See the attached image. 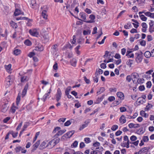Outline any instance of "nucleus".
<instances>
[{
    "label": "nucleus",
    "mask_w": 154,
    "mask_h": 154,
    "mask_svg": "<svg viewBox=\"0 0 154 154\" xmlns=\"http://www.w3.org/2000/svg\"><path fill=\"white\" fill-rule=\"evenodd\" d=\"M71 86H68L66 89L65 93L66 94H69V92L71 90Z\"/></svg>",
    "instance_id": "nucleus-32"
},
{
    "label": "nucleus",
    "mask_w": 154,
    "mask_h": 154,
    "mask_svg": "<svg viewBox=\"0 0 154 154\" xmlns=\"http://www.w3.org/2000/svg\"><path fill=\"white\" fill-rule=\"evenodd\" d=\"M50 94V91H49L47 93L45 94L42 98H41V99L43 100V101L45 102L46 100V99L48 98V97L49 96Z\"/></svg>",
    "instance_id": "nucleus-21"
},
{
    "label": "nucleus",
    "mask_w": 154,
    "mask_h": 154,
    "mask_svg": "<svg viewBox=\"0 0 154 154\" xmlns=\"http://www.w3.org/2000/svg\"><path fill=\"white\" fill-rule=\"evenodd\" d=\"M71 124L70 121L69 120H68L64 123V125L65 126H69Z\"/></svg>",
    "instance_id": "nucleus-57"
},
{
    "label": "nucleus",
    "mask_w": 154,
    "mask_h": 154,
    "mask_svg": "<svg viewBox=\"0 0 154 154\" xmlns=\"http://www.w3.org/2000/svg\"><path fill=\"white\" fill-rule=\"evenodd\" d=\"M60 128L59 127H57L55 128L53 131V133H55L56 131H58L60 129Z\"/></svg>",
    "instance_id": "nucleus-52"
},
{
    "label": "nucleus",
    "mask_w": 154,
    "mask_h": 154,
    "mask_svg": "<svg viewBox=\"0 0 154 154\" xmlns=\"http://www.w3.org/2000/svg\"><path fill=\"white\" fill-rule=\"evenodd\" d=\"M57 45H54L53 47L51 48V49L53 50H54V52L57 51Z\"/></svg>",
    "instance_id": "nucleus-45"
},
{
    "label": "nucleus",
    "mask_w": 154,
    "mask_h": 154,
    "mask_svg": "<svg viewBox=\"0 0 154 154\" xmlns=\"http://www.w3.org/2000/svg\"><path fill=\"white\" fill-rule=\"evenodd\" d=\"M75 132L74 130H72L69 131L65 134L63 137H64L66 138H70L73 134Z\"/></svg>",
    "instance_id": "nucleus-3"
},
{
    "label": "nucleus",
    "mask_w": 154,
    "mask_h": 154,
    "mask_svg": "<svg viewBox=\"0 0 154 154\" xmlns=\"http://www.w3.org/2000/svg\"><path fill=\"white\" fill-rule=\"evenodd\" d=\"M78 145V142L77 141H75L71 145V146H73V147L75 148L77 147Z\"/></svg>",
    "instance_id": "nucleus-39"
},
{
    "label": "nucleus",
    "mask_w": 154,
    "mask_h": 154,
    "mask_svg": "<svg viewBox=\"0 0 154 154\" xmlns=\"http://www.w3.org/2000/svg\"><path fill=\"white\" fill-rule=\"evenodd\" d=\"M42 16L44 19H47L48 15L47 14V11L45 10H44L42 13Z\"/></svg>",
    "instance_id": "nucleus-12"
},
{
    "label": "nucleus",
    "mask_w": 154,
    "mask_h": 154,
    "mask_svg": "<svg viewBox=\"0 0 154 154\" xmlns=\"http://www.w3.org/2000/svg\"><path fill=\"white\" fill-rule=\"evenodd\" d=\"M5 67L6 71L9 73L10 72V64L8 65H5Z\"/></svg>",
    "instance_id": "nucleus-46"
},
{
    "label": "nucleus",
    "mask_w": 154,
    "mask_h": 154,
    "mask_svg": "<svg viewBox=\"0 0 154 154\" xmlns=\"http://www.w3.org/2000/svg\"><path fill=\"white\" fill-rule=\"evenodd\" d=\"M62 95V92L60 88L57 90V91L56 95V100L57 102H58L60 99Z\"/></svg>",
    "instance_id": "nucleus-2"
},
{
    "label": "nucleus",
    "mask_w": 154,
    "mask_h": 154,
    "mask_svg": "<svg viewBox=\"0 0 154 154\" xmlns=\"http://www.w3.org/2000/svg\"><path fill=\"white\" fill-rule=\"evenodd\" d=\"M109 52L107 51H106L105 52V54L103 56V57L104 58H107V57L108 56H111V54H109Z\"/></svg>",
    "instance_id": "nucleus-47"
},
{
    "label": "nucleus",
    "mask_w": 154,
    "mask_h": 154,
    "mask_svg": "<svg viewBox=\"0 0 154 154\" xmlns=\"http://www.w3.org/2000/svg\"><path fill=\"white\" fill-rule=\"evenodd\" d=\"M46 143L45 141L43 142L40 145L39 149H42L46 147H47V146Z\"/></svg>",
    "instance_id": "nucleus-11"
},
{
    "label": "nucleus",
    "mask_w": 154,
    "mask_h": 154,
    "mask_svg": "<svg viewBox=\"0 0 154 154\" xmlns=\"http://www.w3.org/2000/svg\"><path fill=\"white\" fill-rule=\"evenodd\" d=\"M100 66L102 69H104L106 67V64L104 63H102L101 64Z\"/></svg>",
    "instance_id": "nucleus-56"
},
{
    "label": "nucleus",
    "mask_w": 154,
    "mask_h": 154,
    "mask_svg": "<svg viewBox=\"0 0 154 154\" xmlns=\"http://www.w3.org/2000/svg\"><path fill=\"white\" fill-rule=\"evenodd\" d=\"M40 144V141L39 140H38L33 145V150H36L37 148L38 147V146Z\"/></svg>",
    "instance_id": "nucleus-16"
},
{
    "label": "nucleus",
    "mask_w": 154,
    "mask_h": 154,
    "mask_svg": "<svg viewBox=\"0 0 154 154\" xmlns=\"http://www.w3.org/2000/svg\"><path fill=\"white\" fill-rule=\"evenodd\" d=\"M53 140L56 145L59 142L60 139L58 138H56L53 139Z\"/></svg>",
    "instance_id": "nucleus-42"
},
{
    "label": "nucleus",
    "mask_w": 154,
    "mask_h": 154,
    "mask_svg": "<svg viewBox=\"0 0 154 154\" xmlns=\"http://www.w3.org/2000/svg\"><path fill=\"white\" fill-rule=\"evenodd\" d=\"M20 53V50L18 49H16L13 51V54L16 55H17Z\"/></svg>",
    "instance_id": "nucleus-25"
},
{
    "label": "nucleus",
    "mask_w": 154,
    "mask_h": 154,
    "mask_svg": "<svg viewBox=\"0 0 154 154\" xmlns=\"http://www.w3.org/2000/svg\"><path fill=\"white\" fill-rule=\"evenodd\" d=\"M22 148L20 146H18L15 148V149L17 152H19L21 150Z\"/></svg>",
    "instance_id": "nucleus-51"
},
{
    "label": "nucleus",
    "mask_w": 154,
    "mask_h": 154,
    "mask_svg": "<svg viewBox=\"0 0 154 154\" xmlns=\"http://www.w3.org/2000/svg\"><path fill=\"white\" fill-rule=\"evenodd\" d=\"M117 95L118 97L119 98L121 99H123L124 94L123 93L121 92H119L117 93Z\"/></svg>",
    "instance_id": "nucleus-19"
},
{
    "label": "nucleus",
    "mask_w": 154,
    "mask_h": 154,
    "mask_svg": "<svg viewBox=\"0 0 154 154\" xmlns=\"http://www.w3.org/2000/svg\"><path fill=\"white\" fill-rule=\"evenodd\" d=\"M97 28L96 27H94L93 29V31L92 32L93 34H94L97 33Z\"/></svg>",
    "instance_id": "nucleus-62"
},
{
    "label": "nucleus",
    "mask_w": 154,
    "mask_h": 154,
    "mask_svg": "<svg viewBox=\"0 0 154 154\" xmlns=\"http://www.w3.org/2000/svg\"><path fill=\"white\" fill-rule=\"evenodd\" d=\"M131 75V77H133L134 79H137L139 76L137 72H134Z\"/></svg>",
    "instance_id": "nucleus-29"
},
{
    "label": "nucleus",
    "mask_w": 154,
    "mask_h": 154,
    "mask_svg": "<svg viewBox=\"0 0 154 154\" xmlns=\"http://www.w3.org/2000/svg\"><path fill=\"white\" fill-rule=\"evenodd\" d=\"M103 73V71L101 69H99L98 70H97V71L95 73V75H98L100 74H102Z\"/></svg>",
    "instance_id": "nucleus-30"
},
{
    "label": "nucleus",
    "mask_w": 154,
    "mask_h": 154,
    "mask_svg": "<svg viewBox=\"0 0 154 154\" xmlns=\"http://www.w3.org/2000/svg\"><path fill=\"white\" fill-rule=\"evenodd\" d=\"M30 5H31V7L32 8H36L37 7L36 1L35 0H31Z\"/></svg>",
    "instance_id": "nucleus-9"
},
{
    "label": "nucleus",
    "mask_w": 154,
    "mask_h": 154,
    "mask_svg": "<svg viewBox=\"0 0 154 154\" xmlns=\"http://www.w3.org/2000/svg\"><path fill=\"white\" fill-rule=\"evenodd\" d=\"M84 38L82 37H80L78 40L77 42L79 44H82L84 42Z\"/></svg>",
    "instance_id": "nucleus-23"
},
{
    "label": "nucleus",
    "mask_w": 154,
    "mask_h": 154,
    "mask_svg": "<svg viewBox=\"0 0 154 154\" xmlns=\"http://www.w3.org/2000/svg\"><path fill=\"white\" fill-rule=\"evenodd\" d=\"M99 109L100 108H98L97 109H95L92 113L90 114V115L91 116L94 115L96 112H97L99 110Z\"/></svg>",
    "instance_id": "nucleus-53"
},
{
    "label": "nucleus",
    "mask_w": 154,
    "mask_h": 154,
    "mask_svg": "<svg viewBox=\"0 0 154 154\" xmlns=\"http://www.w3.org/2000/svg\"><path fill=\"white\" fill-rule=\"evenodd\" d=\"M140 114L142 116L144 117L145 118L148 117V115L143 110L140 111Z\"/></svg>",
    "instance_id": "nucleus-26"
},
{
    "label": "nucleus",
    "mask_w": 154,
    "mask_h": 154,
    "mask_svg": "<svg viewBox=\"0 0 154 154\" xmlns=\"http://www.w3.org/2000/svg\"><path fill=\"white\" fill-rule=\"evenodd\" d=\"M66 118H60L58 120V122H64L66 120Z\"/></svg>",
    "instance_id": "nucleus-55"
},
{
    "label": "nucleus",
    "mask_w": 154,
    "mask_h": 154,
    "mask_svg": "<svg viewBox=\"0 0 154 154\" xmlns=\"http://www.w3.org/2000/svg\"><path fill=\"white\" fill-rule=\"evenodd\" d=\"M18 109V107L17 106H15V104L14 103H13L12 104V106L11 108V112L13 113H14L15 112L16 109Z\"/></svg>",
    "instance_id": "nucleus-15"
},
{
    "label": "nucleus",
    "mask_w": 154,
    "mask_h": 154,
    "mask_svg": "<svg viewBox=\"0 0 154 154\" xmlns=\"http://www.w3.org/2000/svg\"><path fill=\"white\" fill-rule=\"evenodd\" d=\"M144 132L142 129H140L137 131V134L140 135L143 134Z\"/></svg>",
    "instance_id": "nucleus-44"
},
{
    "label": "nucleus",
    "mask_w": 154,
    "mask_h": 154,
    "mask_svg": "<svg viewBox=\"0 0 154 154\" xmlns=\"http://www.w3.org/2000/svg\"><path fill=\"white\" fill-rule=\"evenodd\" d=\"M140 44L141 45L144 46L146 45V42L144 40H142L140 42Z\"/></svg>",
    "instance_id": "nucleus-58"
},
{
    "label": "nucleus",
    "mask_w": 154,
    "mask_h": 154,
    "mask_svg": "<svg viewBox=\"0 0 154 154\" xmlns=\"http://www.w3.org/2000/svg\"><path fill=\"white\" fill-rule=\"evenodd\" d=\"M119 121L121 123L124 124L126 122V120L124 115H122L119 119Z\"/></svg>",
    "instance_id": "nucleus-14"
},
{
    "label": "nucleus",
    "mask_w": 154,
    "mask_h": 154,
    "mask_svg": "<svg viewBox=\"0 0 154 154\" xmlns=\"http://www.w3.org/2000/svg\"><path fill=\"white\" fill-rule=\"evenodd\" d=\"M5 84V87L6 88L9 87L10 86V75H8L6 79Z\"/></svg>",
    "instance_id": "nucleus-8"
},
{
    "label": "nucleus",
    "mask_w": 154,
    "mask_h": 154,
    "mask_svg": "<svg viewBox=\"0 0 154 154\" xmlns=\"http://www.w3.org/2000/svg\"><path fill=\"white\" fill-rule=\"evenodd\" d=\"M29 32L31 35L34 36H37L39 34V32L35 29H30L29 31Z\"/></svg>",
    "instance_id": "nucleus-1"
},
{
    "label": "nucleus",
    "mask_w": 154,
    "mask_h": 154,
    "mask_svg": "<svg viewBox=\"0 0 154 154\" xmlns=\"http://www.w3.org/2000/svg\"><path fill=\"white\" fill-rule=\"evenodd\" d=\"M131 75H128L127 76L126 80L128 82H130L131 80L132 79L131 78Z\"/></svg>",
    "instance_id": "nucleus-43"
},
{
    "label": "nucleus",
    "mask_w": 154,
    "mask_h": 154,
    "mask_svg": "<svg viewBox=\"0 0 154 154\" xmlns=\"http://www.w3.org/2000/svg\"><path fill=\"white\" fill-rule=\"evenodd\" d=\"M56 144L53 140L50 141L47 145V146L49 149H51L53 148Z\"/></svg>",
    "instance_id": "nucleus-7"
},
{
    "label": "nucleus",
    "mask_w": 154,
    "mask_h": 154,
    "mask_svg": "<svg viewBox=\"0 0 154 154\" xmlns=\"http://www.w3.org/2000/svg\"><path fill=\"white\" fill-rule=\"evenodd\" d=\"M25 44L28 46H30L31 45V42L29 40H26L24 42Z\"/></svg>",
    "instance_id": "nucleus-37"
},
{
    "label": "nucleus",
    "mask_w": 154,
    "mask_h": 154,
    "mask_svg": "<svg viewBox=\"0 0 154 154\" xmlns=\"http://www.w3.org/2000/svg\"><path fill=\"white\" fill-rule=\"evenodd\" d=\"M10 134H12L14 138H15L17 136L18 133L17 132H14L13 131H11Z\"/></svg>",
    "instance_id": "nucleus-40"
},
{
    "label": "nucleus",
    "mask_w": 154,
    "mask_h": 154,
    "mask_svg": "<svg viewBox=\"0 0 154 154\" xmlns=\"http://www.w3.org/2000/svg\"><path fill=\"white\" fill-rule=\"evenodd\" d=\"M10 25L12 26L13 28L16 29L17 27V25L16 23H14L13 21H11L10 22Z\"/></svg>",
    "instance_id": "nucleus-27"
},
{
    "label": "nucleus",
    "mask_w": 154,
    "mask_h": 154,
    "mask_svg": "<svg viewBox=\"0 0 154 154\" xmlns=\"http://www.w3.org/2000/svg\"><path fill=\"white\" fill-rule=\"evenodd\" d=\"M105 90V88L104 87H101L100 90L97 91V94H100L101 93L103 92Z\"/></svg>",
    "instance_id": "nucleus-31"
},
{
    "label": "nucleus",
    "mask_w": 154,
    "mask_h": 154,
    "mask_svg": "<svg viewBox=\"0 0 154 154\" xmlns=\"http://www.w3.org/2000/svg\"><path fill=\"white\" fill-rule=\"evenodd\" d=\"M152 85L150 81H148L146 83V87L148 88H150Z\"/></svg>",
    "instance_id": "nucleus-54"
},
{
    "label": "nucleus",
    "mask_w": 154,
    "mask_h": 154,
    "mask_svg": "<svg viewBox=\"0 0 154 154\" xmlns=\"http://www.w3.org/2000/svg\"><path fill=\"white\" fill-rule=\"evenodd\" d=\"M66 131V130L63 129L61 130H60L58 131V133L56 134V135L59 136L61 135L63 133H65Z\"/></svg>",
    "instance_id": "nucleus-24"
},
{
    "label": "nucleus",
    "mask_w": 154,
    "mask_h": 154,
    "mask_svg": "<svg viewBox=\"0 0 154 154\" xmlns=\"http://www.w3.org/2000/svg\"><path fill=\"white\" fill-rule=\"evenodd\" d=\"M28 80V78L27 76H22L21 77V82H24L27 81Z\"/></svg>",
    "instance_id": "nucleus-28"
},
{
    "label": "nucleus",
    "mask_w": 154,
    "mask_h": 154,
    "mask_svg": "<svg viewBox=\"0 0 154 154\" xmlns=\"http://www.w3.org/2000/svg\"><path fill=\"white\" fill-rule=\"evenodd\" d=\"M144 55L147 58H149L151 56H152V54L151 53L148 51H146L145 52Z\"/></svg>",
    "instance_id": "nucleus-20"
},
{
    "label": "nucleus",
    "mask_w": 154,
    "mask_h": 154,
    "mask_svg": "<svg viewBox=\"0 0 154 154\" xmlns=\"http://www.w3.org/2000/svg\"><path fill=\"white\" fill-rule=\"evenodd\" d=\"M133 61L132 60H129L128 61H127V63L128 65L129 66L131 67V65L133 64Z\"/></svg>",
    "instance_id": "nucleus-48"
},
{
    "label": "nucleus",
    "mask_w": 154,
    "mask_h": 154,
    "mask_svg": "<svg viewBox=\"0 0 154 154\" xmlns=\"http://www.w3.org/2000/svg\"><path fill=\"white\" fill-rule=\"evenodd\" d=\"M77 63V60L75 58H73L71 61V65L74 66H75Z\"/></svg>",
    "instance_id": "nucleus-22"
},
{
    "label": "nucleus",
    "mask_w": 154,
    "mask_h": 154,
    "mask_svg": "<svg viewBox=\"0 0 154 154\" xmlns=\"http://www.w3.org/2000/svg\"><path fill=\"white\" fill-rule=\"evenodd\" d=\"M35 50L38 51H42L43 50V48L42 45H39L35 47Z\"/></svg>",
    "instance_id": "nucleus-17"
},
{
    "label": "nucleus",
    "mask_w": 154,
    "mask_h": 154,
    "mask_svg": "<svg viewBox=\"0 0 154 154\" xmlns=\"http://www.w3.org/2000/svg\"><path fill=\"white\" fill-rule=\"evenodd\" d=\"M115 99V98L113 96L109 97L108 98V100L110 101H112L114 100Z\"/></svg>",
    "instance_id": "nucleus-61"
},
{
    "label": "nucleus",
    "mask_w": 154,
    "mask_h": 154,
    "mask_svg": "<svg viewBox=\"0 0 154 154\" xmlns=\"http://www.w3.org/2000/svg\"><path fill=\"white\" fill-rule=\"evenodd\" d=\"M128 126L130 128H136L140 126L138 124H134L132 123H131L129 124Z\"/></svg>",
    "instance_id": "nucleus-10"
},
{
    "label": "nucleus",
    "mask_w": 154,
    "mask_h": 154,
    "mask_svg": "<svg viewBox=\"0 0 154 154\" xmlns=\"http://www.w3.org/2000/svg\"><path fill=\"white\" fill-rule=\"evenodd\" d=\"M149 149V147H145L141 149L137 152L138 154H141L148 151Z\"/></svg>",
    "instance_id": "nucleus-6"
},
{
    "label": "nucleus",
    "mask_w": 154,
    "mask_h": 154,
    "mask_svg": "<svg viewBox=\"0 0 154 154\" xmlns=\"http://www.w3.org/2000/svg\"><path fill=\"white\" fill-rule=\"evenodd\" d=\"M120 111L121 112H123L126 111V109L125 107H121L120 108Z\"/></svg>",
    "instance_id": "nucleus-59"
},
{
    "label": "nucleus",
    "mask_w": 154,
    "mask_h": 154,
    "mask_svg": "<svg viewBox=\"0 0 154 154\" xmlns=\"http://www.w3.org/2000/svg\"><path fill=\"white\" fill-rule=\"evenodd\" d=\"M85 11L86 13H87L88 14H90L92 12L91 10L90 9H89L88 8H86L85 10Z\"/></svg>",
    "instance_id": "nucleus-60"
},
{
    "label": "nucleus",
    "mask_w": 154,
    "mask_h": 154,
    "mask_svg": "<svg viewBox=\"0 0 154 154\" xmlns=\"http://www.w3.org/2000/svg\"><path fill=\"white\" fill-rule=\"evenodd\" d=\"M29 87V85L28 83L26 84L25 85L24 88L22 92V97H24L26 94L27 90Z\"/></svg>",
    "instance_id": "nucleus-5"
},
{
    "label": "nucleus",
    "mask_w": 154,
    "mask_h": 154,
    "mask_svg": "<svg viewBox=\"0 0 154 154\" xmlns=\"http://www.w3.org/2000/svg\"><path fill=\"white\" fill-rule=\"evenodd\" d=\"M118 126L117 125H114L112 126L111 128L112 130L114 131L118 128Z\"/></svg>",
    "instance_id": "nucleus-49"
},
{
    "label": "nucleus",
    "mask_w": 154,
    "mask_h": 154,
    "mask_svg": "<svg viewBox=\"0 0 154 154\" xmlns=\"http://www.w3.org/2000/svg\"><path fill=\"white\" fill-rule=\"evenodd\" d=\"M79 15L81 17L83 20H85L86 18V14L84 12L80 13Z\"/></svg>",
    "instance_id": "nucleus-18"
},
{
    "label": "nucleus",
    "mask_w": 154,
    "mask_h": 154,
    "mask_svg": "<svg viewBox=\"0 0 154 154\" xmlns=\"http://www.w3.org/2000/svg\"><path fill=\"white\" fill-rule=\"evenodd\" d=\"M135 54L137 56L136 58V61L137 63H140L141 62L143 59L142 55L138 53H136Z\"/></svg>",
    "instance_id": "nucleus-4"
},
{
    "label": "nucleus",
    "mask_w": 154,
    "mask_h": 154,
    "mask_svg": "<svg viewBox=\"0 0 154 154\" xmlns=\"http://www.w3.org/2000/svg\"><path fill=\"white\" fill-rule=\"evenodd\" d=\"M20 96L19 95V94L18 95L17 99H16V105H18V104L19 103L20 100Z\"/></svg>",
    "instance_id": "nucleus-41"
},
{
    "label": "nucleus",
    "mask_w": 154,
    "mask_h": 154,
    "mask_svg": "<svg viewBox=\"0 0 154 154\" xmlns=\"http://www.w3.org/2000/svg\"><path fill=\"white\" fill-rule=\"evenodd\" d=\"M149 31L150 32H154V27L153 26L149 27Z\"/></svg>",
    "instance_id": "nucleus-64"
},
{
    "label": "nucleus",
    "mask_w": 154,
    "mask_h": 154,
    "mask_svg": "<svg viewBox=\"0 0 154 154\" xmlns=\"http://www.w3.org/2000/svg\"><path fill=\"white\" fill-rule=\"evenodd\" d=\"M149 139L147 136H143L142 140L144 142H147L149 141Z\"/></svg>",
    "instance_id": "nucleus-35"
},
{
    "label": "nucleus",
    "mask_w": 154,
    "mask_h": 154,
    "mask_svg": "<svg viewBox=\"0 0 154 154\" xmlns=\"http://www.w3.org/2000/svg\"><path fill=\"white\" fill-rule=\"evenodd\" d=\"M22 14L21 11L18 9L16 8L14 12V15L15 16H18Z\"/></svg>",
    "instance_id": "nucleus-13"
},
{
    "label": "nucleus",
    "mask_w": 154,
    "mask_h": 154,
    "mask_svg": "<svg viewBox=\"0 0 154 154\" xmlns=\"http://www.w3.org/2000/svg\"><path fill=\"white\" fill-rule=\"evenodd\" d=\"M137 137L134 135L131 136L130 137V140L132 141H134L136 140Z\"/></svg>",
    "instance_id": "nucleus-50"
},
{
    "label": "nucleus",
    "mask_w": 154,
    "mask_h": 154,
    "mask_svg": "<svg viewBox=\"0 0 154 154\" xmlns=\"http://www.w3.org/2000/svg\"><path fill=\"white\" fill-rule=\"evenodd\" d=\"M152 105L148 103V105L146 106V108H145L146 110H148L151 108H152Z\"/></svg>",
    "instance_id": "nucleus-33"
},
{
    "label": "nucleus",
    "mask_w": 154,
    "mask_h": 154,
    "mask_svg": "<svg viewBox=\"0 0 154 154\" xmlns=\"http://www.w3.org/2000/svg\"><path fill=\"white\" fill-rule=\"evenodd\" d=\"M87 126L86 124H83L80 127L79 129L80 130H81L83 129L84 128H86Z\"/></svg>",
    "instance_id": "nucleus-63"
},
{
    "label": "nucleus",
    "mask_w": 154,
    "mask_h": 154,
    "mask_svg": "<svg viewBox=\"0 0 154 154\" xmlns=\"http://www.w3.org/2000/svg\"><path fill=\"white\" fill-rule=\"evenodd\" d=\"M91 32L90 30H84L83 32V34L84 35H86L90 34Z\"/></svg>",
    "instance_id": "nucleus-38"
},
{
    "label": "nucleus",
    "mask_w": 154,
    "mask_h": 154,
    "mask_svg": "<svg viewBox=\"0 0 154 154\" xmlns=\"http://www.w3.org/2000/svg\"><path fill=\"white\" fill-rule=\"evenodd\" d=\"M140 17L141 18V20L143 21H146L147 19V17L143 15H140Z\"/></svg>",
    "instance_id": "nucleus-36"
},
{
    "label": "nucleus",
    "mask_w": 154,
    "mask_h": 154,
    "mask_svg": "<svg viewBox=\"0 0 154 154\" xmlns=\"http://www.w3.org/2000/svg\"><path fill=\"white\" fill-rule=\"evenodd\" d=\"M43 38L46 42L48 41L49 39V36L47 34H44L43 36Z\"/></svg>",
    "instance_id": "nucleus-34"
}]
</instances>
